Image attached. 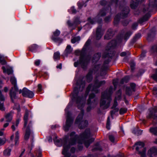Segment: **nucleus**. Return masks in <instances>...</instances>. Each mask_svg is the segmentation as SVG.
<instances>
[{
	"label": "nucleus",
	"mask_w": 157,
	"mask_h": 157,
	"mask_svg": "<svg viewBox=\"0 0 157 157\" xmlns=\"http://www.w3.org/2000/svg\"><path fill=\"white\" fill-rule=\"evenodd\" d=\"M8 75L12 74L13 73V71L10 69H7L6 72Z\"/></svg>",
	"instance_id": "54"
},
{
	"label": "nucleus",
	"mask_w": 157,
	"mask_h": 157,
	"mask_svg": "<svg viewBox=\"0 0 157 157\" xmlns=\"http://www.w3.org/2000/svg\"><path fill=\"white\" fill-rule=\"evenodd\" d=\"M117 43L115 40H112L110 42L108 43L107 48L104 53L102 55V57L104 58H107L105 60L104 64H107L110 61L111 57L112 56L111 49L114 48L116 45Z\"/></svg>",
	"instance_id": "5"
},
{
	"label": "nucleus",
	"mask_w": 157,
	"mask_h": 157,
	"mask_svg": "<svg viewBox=\"0 0 157 157\" xmlns=\"http://www.w3.org/2000/svg\"><path fill=\"white\" fill-rule=\"evenodd\" d=\"M141 37V35L140 33L136 34L132 39L133 42H135L137 40L140 39Z\"/></svg>",
	"instance_id": "33"
},
{
	"label": "nucleus",
	"mask_w": 157,
	"mask_h": 157,
	"mask_svg": "<svg viewBox=\"0 0 157 157\" xmlns=\"http://www.w3.org/2000/svg\"><path fill=\"white\" fill-rule=\"evenodd\" d=\"M16 105L17 106V107L16 108L14 107L13 109H16L17 110L18 112H19L21 110L20 105L18 104H17Z\"/></svg>",
	"instance_id": "62"
},
{
	"label": "nucleus",
	"mask_w": 157,
	"mask_h": 157,
	"mask_svg": "<svg viewBox=\"0 0 157 157\" xmlns=\"http://www.w3.org/2000/svg\"><path fill=\"white\" fill-rule=\"evenodd\" d=\"M0 63H2V64L4 65L6 64V61L3 59H2V56L0 55Z\"/></svg>",
	"instance_id": "49"
},
{
	"label": "nucleus",
	"mask_w": 157,
	"mask_h": 157,
	"mask_svg": "<svg viewBox=\"0 0 157 157\" xmlns=\"http://www.w3.org/2000/svg\"><path fill=\"white\" fill-rule=\"evenodd\" d=\"M151 15L150 14L148 13L146 14L142 18H141L139 20V22L140 24H142L143 22L147 21L150 17Z\"/></svg>",
	"instance_id": "24"
},
{
	"label": "nucleus",
	"mask_w": 157,
	"mask_h": 157,
	"mask_svg": "<svg viewBox=\"0 0 157 157\" xmlns=\"http://www.w3.org/2000/svg\"><path fill=\"white\" fill-rule=\"evenodd\" d=\"M80 40V38L79 36L75 37L71 39V42L73 44H74L77 42H78Z\"/></svg>",
	"instance_id": "32"
},
{
	"label": "nucleus",
	"mask_w": 157,
	"mask_h": 157,
	"mask_svg": "<svg viewBox=\"0 0 157 157\" xmlns=\"http://www.w3.org/2000/svg\"><path fill=\"white\" fill-rule=\"evenodd\" d=\"M67 23L69 27H75L74 28H73L72 29L71 31H72L73 29H75V28L76 27V25H75V24H74V22H71L69 20L67 21Z\"/></svg>",
	"instance_id": "37"
},
{
	"label": "nucleus",
	"mask_w": 157,
	"mask_h": 157,
	"mask_svg": "<svg viewBox=\"0 0 157 157\" xmlns=\"http://www.w3.org/2000/svg\"><path fill=\"white\" fill-rule=\"evenodd\" d=\"M107 68L101 67L99 64L95 65L92 70H90L86 76L87 81L88 82H90L92 79L93 74H100L101 76H104L106 74V70Z\"/></svg>",
	"instance_id": "4"
},
{
	"label": "nucleus",
	"mask_w": 157,
	"mask_h": 157,
	"mask_svg": "<svg viewBox=\"0 0 157 157\" xmlns=\"http://www.w3.org/2000/svg\"><path fill=\"white\" fill-rule=\"evenodd\" d=\"M105 83V82L104 80L99 81L97 78H95L94 84L92 86V91L96 93H98V88L104 85Z\"/></svg>",
	"instance_id": "10"
},
{
	"label": "nucleus",
	"mask_w": 157,
	"mask_h": 157,
	"mask_svg": "<svg viewBox=\"0 0 157 157\" xmlns=\"http://www.w3.org/2000/svg\"><path fill=\"white\" fill-rule=\"evenodd\" d=\"M95 95L93 94H90L89 96V99L87 100V104L90 105L87 108V111H90L91 109L94 108L98 102L97 99L94 98Z\"/></svg>",
	"instance_id": "6"
},
{
	"label": "nucleus",
	"mask_w": 157,
	"mask_h": 157,
	"mask_svg": "<svg viewBox=\"0 0 157 157\" xmlns=\"http://www.w3.org/2000/svg\"><path fill=\"white\" fill-rule=\"evenodd\" d=\"M38 48V46L36 44H34L29 47V50L32 52H35Z\"/></svg>",
	"instance_id": "27"
},
{
	"label": "nucleus",
	"mask_w": 157,
	"mask_h": 157,
	"mask_svg": "<svg viewBox=\"0 0 157 157\" xmlns=\"http://www.w3.org/2000/svg\"><path fill=\"white\" fill-rule=\"evenodd\" d=\"M110 121L109 117H108L107 120V122L106 123V127L108 129H110Z\"/></svg>",
	"instance_id": "44"
},
{
	"label": "nucleus",
	"mask_w": 157,
	"mask_h": 157,
	"mask_svg": "<svg viewBox=\"0 0 157 157\" xmlns=\"http://www.w3.org/2000/svg\"><path fill=\"white\" fill-rule=\"evenodd\" d=\"M67 117L65 124L63 126V129L66 132H67L69 130L72 124L73 121V119L68 114H67Z\"/></svg>",
	"instance_id": "11"
},
{
	"label": "nucleus",
	"mask_w": 157,
	"mask_h": 157,
	"mask_svg": "<svg viewBox=\"0 0 157 157\" xmlns=\"http://www.w3.org/2000/svg\"><path fill=\"white\" fill-rule=\"evenodd\" d=\"M28 113L26 112L25 113V114L24 116V127H25L27 124V120L28 117Z\"/></svg>",
	"instance_id": "30"
},
{
	"label": "nucleus",
	"mask_w": 157,
	"mask_h": 157,
	"mask_svg": "<svg viewBox=\"0 0 157 157\" xmlns=\"http://www.w3.org/2000/svg\"><path fill=\"white\" fill-rule=\"evenodd\" d=\"M30 124V123L29 124L26 130L24 136V139L25 140H28L29 139L30 135H32V133L31 132L29 128Z\"/></svg>",
	"instance_id": "20"
},
{
	"label": "nucleus",
	"mask_w": 157,
	"mask_h": 157,
	"mask_svg": "<svg viewBox=\"0 0 157 157\" xmlns=\"http://www.w3.org/2000/svg\"><path fill=\"white\" fill-rule=\"evenodd\" d=\"M121 90H120L117 92V96L115 97L113 105L112 107V109L117 108L116 107L118 105V103L117 101V100H119L121 99Z\"/></svg>",
	"instance_id": "15"
},
{
	"label": "nucleus",
	"mask_w": 157,
	"mask_h": 157,
	"mask_svg": "<svg viewBox=\"0 0 157 157\" xmlns=\"http://www.w3.org/2000/svg\"><path fill=\"white\" fill-rule=\"evenodd\" d=\"M40 60H37L35 61V64L37 66H38L39 65L40 63Z\"/></svg>",
	"instance_id": "63"
},
{
	"label": "nucleus",
	"mask_w": 157,
	"mask_h": 157,
	"mask_svg": "<svg viewBox=\"0 0 157 157\" xmlns=\"http://www.w3.org/2000/svg\"><path fill=\"white\" fill-rule=\"evenodd\" d=\"M4 96L2 94L1 91L0 90V101H4Z\"/></svg>",
	"instance_id": "52"
},
{
	"label": "nucleus",
	"mask_w": 157,
	"mask_h": 157,
	"mask_svg": "<svg viewBox=\"0 0 157 157\" xmlns=\"http://www.w3.org/2000/svg\"><path fill=\"white\" fill-rule=\"evenodd\" d=\"M17 92L13 89V87L11 88V89L10 90L9 93L10 96L12 101L13 102H14V99L17 98V97L16 96V94Z\"/></svg>",
	"instance_id": "17"
},
{
	"label": "nucleus",
	"mask_w": 157,
	"mask_h": 157,
	"mask_svg": "<svg viewBox=\"0 0 157 157\" xmlns=\"http://www.w3.org/2000/svg\"><path fill=\"white\" fill-rule=\"evenodd\" d=\"M111 16H108L105 17L104 18V20L105 22L108 23L110 21H111Z\"/></svg>",
	"instance_id": "43"
},
{
	"label": "nucleus",
	"mask_w": 157,
	"mask_h": 157,
	"mask_svg": "<svg viewBox=\"0 0 157 157\" xmlns=\"http://www.w3.org/2000/svg\"><path fill=\"white\" fill-rule=\"evenodd\" d=\"M118 0H109V2H107L105 0H102L100 2V4L102 6H109L108 8H104L99 11L97 16L94 18L91 19L90 18H89L88 20L90 22L91 24L94 23L96 21H97L98 23H101L102 21L101 18L100 17L105 16L106 13L108 12V10H110L111 9L110 7L111 6H113L115 7H117V6Z\"/></svg>",
	"instance_id": "2"
},
{
	"label": "nucleus",
	"mask_w": 157,
	"mask_h": 157,
	"mask_svg": "<svg viewBox=\"0 0 157 157\" xmlns=\"http://www.w3.org/2000/svg\"><path fill=\"white\" fill-rule=\"evenodd\" d=\"M101 26H99L97 29L96 33V39L97 40L100 39L103 34V32H101Z\"/></svg>",
	"instance_id": "19"
},
{
	"label": "nucleus",
	"mask_w": 157,
	"mask_h": 157,
	"mask_svg": "<svg viewBox=\"0 0 157 157\" xmlns=\"http://www.w3.org/2000/svg\"><path fill=\"white\" fill-rule=\"evenodd\" d=\"M13 112L11 111L7 113L5 115V117L7 122H10L13 118Z\"/></svg>",
	"instance_id": "21"
},
{
	"label": "nucleus",
	"mask_w": 157,
	"mask_h": 157,
	"mask_svg": "<svg viewBox=\"0 0 157 157\" xmlns=\"http://www.w3.org/2000/svg\"><path fill=\"white\" fill-rule=\"evenodd\" d=\"M146 52L145 51H143L142 53L140 55L141 57H144L145 56V54L146 53Z\"/></svg>",
	"instance_id": "64"
},
{
	"label": "nucleus",
	"mask_w": 157,
	"mask_h": 157,
	"mask_svg": "<svg viewBox=\"0 0 157 157\" xmlns=\"http://www.w3.org/2000/svg\"><path fill=\"white\" fill-rule=\"evenodd\" d=\"M72 49L70 45H68L64 51V53L65 56H67L69 54L71 53Z\"/></svg>",
	"instance_id": "25"
},
{
	"label": "nucleus",
	"mask_w": 157,
	"mask_h": 157,
	"mask_svg": "<svg viewBox=\"0 0 157 157\" xmlns=\"http://www.w3.org/2000/svg\"><path fill=\"white\" fill-rule=\"evenodd\" d=\"M90 42L91 40L90 39H88L86 42L85 45V46L86 47L90 45Z\"/></svg>",
	"instance_id": "58"
},
{
	"label": "nucleus",
	"mask_w": 157,
	"mask_h": 157,
	"mask_svg": "<svg viewBox=\"0 0 157 157\" xmlns=\"http://www.w3.org/2000/svg\"><path fill=\"white\" fill-rule=\"evenodd\" d=\"M109 138L110 140L113 142H114L115 140V138L113 135H110L109 136Z\"/></svg>",
	"instance_id": "50"
},
{
	"label": "nucleus",
	"mask_w": 157,
	"mask_h": 157,
	"mask_svg": "<svg viewBox=\"0 0 157 157\" xmlns=\"http://www.w3.org/2000/svg\"><path fill=\"white\" fill-rule=\"evenodd\" d=\"M73 22L76 27L78 25L80 24V23L79 18L78 17H76L75 18Z\"/></svg>",
	"instance_id": "39"
},
{
	"label": "nucleus",
	"mask_w": 157,
	"mask_h": 157,
	"mask_svg": "<svg viewBox=\"0 0 157 157\" xmlns=\"http://www.w3.org/2000/svg\"><path fill=\"white\" fill-rule=\"evenodd\" d=\"M129 77L128 76H125L123 78L120 82V83L121 84H123L124 83H127L128 82L129 79Z\"/></svg>",
	"instance_id": "31"
},
{
	"label": "nucleus",
	"mask_w": 157,
	"mask_h": 157,
	"mask_svg": "<svg viewBox=\"0 0 157 157\" xmlns=\"http://www.w3.org/2000/svg\"><path fill=\"white\" fill-rule=\"evenodd\" d=\"M113 109V110L110 111L111 115L112 117H113V115H114L116 112H117L119 110V109L118 108H114Z\"/></svg>",
	"instance_id": "40"
},
{
	"label": "nucleus",
	"mask_w": 157,
	"mask_h": 157,
	"mask_svg": "<svg viewBox=\"0 0 157 157\" xmlns=\"http://www.w3.org/2000/svg\"><path fill=\"white\" fill-rule=\"evenodd\" d=\"M153 94L155 97H157V87H155L153 88Z\"/></svg>",
	"instance_id": "47"
},
{
	"label": "nucleus",
	"mask_w": 157,
	"mask_h": 157,
	"mask_svg": "<svg viewBox=\"0 0 157 157\" xmlns=\"http://www.w3.org/2000/svg\"><path fill=\"white\" fill-rule=\"evenodd\" d=\"M6 142V140L5 139H2L0 138V145H3Z\"/></svg>",
	"instance_id": "51"
},
{
	"label": "nucleus",
	"mask_w": 157,
	"mask_h": 157,
	"mask_svg": "<svg viewBox=\"0 0 157 157\" xmlns=\"http://www.w3.org/2000/svg\"><path fill=\"white\" fill-rule=\"evenodd\" d=\"M127 111V109L126 108H121L120 110V113L123 114L125 113Z\"/></svg>",
	"instance_id": "45"
},
{
	"label": "nucleus",
	"mask_w": 157,
	"mask_h": 157,
	"mask_svg": "<svg viewBox=\"0 0 157 157\" xmlns=\"http://www.w3.org/2000/svg\"><path fill=\"white\" fill-rule=\"evenodd\" d=\"M10 81L12 85H13V89L16 91H17L18 90V88L17 87V80L16 78L13 77H11L10 79Z\"/></svg>",
	"instance_id": "23"
},
{
	"label": "nucleus",
	"mask_w": 157,
	"mask_h": 157,
	"mask_svg": "<svg viewBox=\"0 0 157 157\" xmlns=\"http://www.w3.org/2000/svg\"><path fill=\"white\" fill-rule=\"evenodd\" d=\"M133 91L130 87H127L126 89V93L127 95L129 96L131 95L132 94V92Z\"/></svg>",
	"instance_id": "36"
},
{
	"label": "nucleus",
	"mask_w": 157,
	"mask_h": 157,
	"mask_svg": "<svg viewBox=\"0 0 157 157\" xmlns=\"http://www.w3.org/2000/svg\"><path fill=\"white\" fill-rule=\"evenodd\" d=\"M130 65L132 71H133L135 68V63L134 62H132L130 63Z\"/></svg>",
	"instance_id": "46"
},
{
	"label": "nucleus",
	"mask_w": 157,
	"mask_h": 157,
	"mask_svg": "<svg viewBox=\"0 0 157 157\" xmlns=\"http://www.w3.org/2000/svg\"><path fill=\"white\" fill-rule=\"evenodd\" d=\"M129 12V7H125L123 9L121 13L119 16L117 14L114 18V23L115 24H117L119 21L120 18H124L127 17L128 15Z\"/></svg>",
	"instance_id": "7"
},
{
	"label": "nucleus",
	"mask_w": 157,
	"mask_h": 157,
	"mask_svg": "<svg viewBox=\"0 0 157 157\" xmlns=\"http://www.w3.org/2000/svg\"><path fill=\"white\" fill-rule=\"evenodd\" d=\"M148 155L150 157H153L157 155V148L153 147L148 151Z\"/></svg>",
	"instance_id": "18"
},
{
	"label": "nucleus",
	"mask_w": 157,
	"mask_h": 157,
	"mask_svg": "<svg viewBox=\"0 0 157 157\" xmlns=\"http://www.w3.org/2000/svg\"><path fill=\"white\" fill-rule=\"evenodd\" d=\"M11 149H6L3 152V154L5 156H9L10 155Z\"/></svg>",
	"instance_id": "35"
},
{
	"label": "nucleus",
	"mask_w": 157,
	"mask_h": 157,
	"mask_svg": "<svg viewBox=\"0 0 157 157\" xmlns=\"http://www.w3.org/2000/svg\"><path fill=\"white\" fill-rule=\"evenodd\" d=\"M35 153H36L37 157H42L41 152L40 150L36 151ZM32 157H35L34 155H32Z\"/></svg>",
	"instance_id": "41"
},
{
	"label": "nucleus",
	"mask_w": 157,
	"mask_h": 157,
	"mask_svg": "<svg viewBox=\"0 0 157 157\" xmlns=\"http://www.w3.org/2000/svg\"><path fill=\"white\" fill-rule=\"evenodd\" d=\"M60 57V54L59 52H57L54 53L53 58L55 60L59 59Z\"/></svg>",
	"instance_id": "34"
},
{
	"label": "nucleus",
	"mask_w": 157,
	"mask_h": 157,
	"mask_svg": "<svg viewBox=\"0 0 157 157\" xmlns=\"http://www.w3.org/2000/svg\"><path fill=\"white\" fill-rule=\"evenodd\" d=\"M127 54L129 55V53L128 51H127V52H123L121 53L120 55L121 56H126Z\"/></svg>",
	"instance_id": "57"
},
{
	"label": "nucleus",
	"mask_w": 157,
	"mask_h": 157,
	"mask_svg": "<svg viewBox=\"0 0 157 157\" xmlns=\"http://www.w3.org/2000/svg\"><path fill=\"white\" fill-rule=\"evenodd\" d=\"M150 132L155 135L157 136V127H152L149 129Z\"/></svg>",
	"instance_id": "28"
},
{
	"label": "nucleus",
	"mask_w": 157,
	"mask_h": 157,
	"mask_svg": "<svg viewBox=\"0 0 157 157\" xmlns=\"http://www.w3.org/2000/svg\"><path fill=\"white\" fill-rule=\"evenodd\" d=\"M113 93L112 86H110L109 89L102 93L100 102V106L102 108L105 109L109 107L111 100V96Z\"/></svg>",
	"instance_id": "3"
},
{
	"label": "nucleus",
	"mask_w": 157,
	"mask_h": 157,
	"mask_svg": "<svg viewBox=\"0 0 157 157\" xmlns=\"http://www.w3.org/2000/svg\"><path fill=\"white\" fill-rule=\"evenodd\" d=\"M113 84L115 89H116L117 87V81L115 80H113Z\"/></svg>",
	"instance_id": "61"
},
{
	"label": "nucleus",
	"mask_w": 157,
	"mask_h": 157,
	"mask_svg": "<svg viewBox=\"0 0 157 157\" xmlns=\"http://www.w3.org/2000/svg\"><path fill=\"white\" fill-rule=\"evenodd\" d=\"M42 86L41 84H39L38 85V91L40 92L42 90Z\"/></svg>",
	"instance_id": "60"
},
{
	"label": "nucleus",
	"mask_w": 157,
	"mask_h": 157,
	"mask_svg": "<svg viewBox=\"0 0 157 157\" xmlns=\"http://www.w3.org/2000/svg\"><path fill=\"white\" fill-rule=\"evenodd\" d=\"M132 133L135 134H136L138 136L141 134L142 131H141L140 130H139L135 128L132 131Z\"/></svg>",
	"instance_id": "38"
},
{
	"label": "nucleus",
	"mask_w": 157,
	"mask_h": 157,
	"mask_svg": "<svg viewBox=\"0 0 157 157\" xmlns=\"http://www.w3.org/2000/svg\"><path fill=\"white\" fill-rule=\"evenodd\" d=\"M138 26V24L136 23H134L132 26V28L133 29H135Z\"/></svg>",
	"instance_id": "59"
},
{
	"label": "nucleus",
	"mask_w": 157,
	"mask_h": 157,
	"mask_svg": "<svg viewBox=\"0 0 157 157\" xmlns=\"http://www.w3.org/2000/svg\"><path fill=\"white\" fill-rule=\"evenodd\" d=\"M85 86V83L84 81L80 80L78 81L77 86H79V90L77 87L74 88L72 98V100L75 101L78 105V109H81V112L77 117L75 123V124L78 125V127L80 129L85 128L87 126L88 124L87 121L82 120L83 117L84 112L82 109L84 105L86 96L92 86L90 84L87 88L86 94L84 96L81 97L79 91H82L84 88Z\"/></svg>",
	"instance_id": "1"
},
{
	"label": "nucleus",
	"mask_w": 157,
	"mask_h": 157,
	"mask_svg": "<svg viewBox=\"0 0 157 157\" xmlns=\"http://www.w3.org/2000/svg\"><path fill=\"white\" fill-rule=\"evenodd\" d=\"M0 110L2 111H4L5 110L3 103L0 102Z\"/></svg>",
	"instance_id": "56"
},
{
	"label": "nucleus",
	"mask_w": 157,
	"mask_h": 157,
	"mask_svg": "<svg viewBox=\"0 0 157 157\" xmlns=\"http://www.w3.org/2000/svg\"><path fill=\"white\" fill-rule=\"evenodd\" d=\"M71 10L72 12V13L73 14H75L77 12L76 10L75 9L74 7H72L71 8Z\"/></svg>",
	"instance_id": "55"
},
{
	"label": "nucleus",
	"mask_w": 157,
	"mask_h": 157,
	"mask_svg": "<svg viewBox=\"0 0 157 157\" xmlns=\"http://www.w3.org/2000/svg\"><path fill=\"white\" fill-rule=\"evenodd\" d=\"M19 139V133L18 131H17L15 133V144L17 145L18 144Z\"/></svg>",
	"instance_id": "29"
},
{
	"label": "nucleus",
	"mask_w": 157,
	"mask_h": 157,
	"mask_svg": "<svg viewBox=\"0 0 157 157\" xmlns=\"http://www.w3.org/2000/svg\"><path fill=\"white\" fill-rule=\"evenodd\" d=\"M114 35V33L113 31L111 29H109L107 31L105 36V39L107 40H109L112 38Z\"/></svg>",
	"instance_id": "16"
},
{
	"label": "nucleus",
	"mask_w": 157,
	"mask_h": 157,
	"mask_svg": "<svg viewBox=\"0 0 157 157\" xmlns=\"http://www.w3.org/2000/svg\"><path fill=\"white\" fill-rule=\"evenodd\" d=\"M152 77L154 80L157 82V69L156 70V74L153 75L152 76Z\"/></svg>",
	"instance_id": "53"
},
{
	"label": "nucleus",
	"mask_w": 157,
	"mask_h": 157,
	"mask_svg": "<svg viewBox=\"0 0 157 157\" xmlns=\"http://www.w3.org/2000/svg\"><path fill=\"white\" fill-rule=\"evenodd\" d=\"M130 88H131V89L133 91H135V88L136 87V85L133 83H132L130 84Z\"/></svg>",
	"instance_id": "48"
},
{
	"label": "nucleus",
	"mask_w": 157,
	"mask_h": 157,
	"mask_svg": "<svg viewBox=\"0 0 157 157\" xmlns=\"http://www.w3.org/2000/svg\"><path fill=\"white\" fill-rule=\"evenodd\" d=\"M157 112V107L151 109L150 110V113L147 116V118H152L154 119H157V114L155 113Z\"/></svg>",
	"instance_id": "14"
},
{
	"label": "nucleus",
	"mask_w": 157,
	"mask_h": 157,
	"mask_svg": "<svg viewBox=\"0 0 157 157\" xmlns=\"http://www.w3.org/2000/svg\"><path fill=\"white\" fill-rule=\"evenodd\" d=\"M144 0H132V2L130 4V6L132 9H134L138 5L140 2H141Z\"/></svg>",
	"instance_id": "22"
},
{
	"label": "nucleus",
	"mask_w": 157,
	"mask_h": 157,
	"mask_svg": "<svg viewBox=\"0 0 157 157\" xmlns=\"http://www.w3.org/2000/svg\"><path fill=\"white\" fill-rule=\"evenodd\" d=\"M22 95L24 97L32 98L33 97L34 94L32 91L24 88L22 90Z\"/></svg>",
	"instance_id": "13"
},
{
	"label": "nucleus",
	"mask_w": 157,
	"mask_h": 157,
	"mask_svg": "<svg viewBox=\"0 0 157 157\" xmlns=\"http://www.w3.org/2000/svg\"><path fill=\"white\" fill-rule=\"evenodd\" d=\"M60 31L59 30L56 29L53 33V35L51 37L52 40L55 42H61L62 40L59 37H58L60 35Z\"/></svg>",
	"instance_id": "12"
},
{
	"label": "nucleus",
	"mask_w": 157,
	"mask_h": 157,
	"mask_svg": "<svg viewBox=\"0 0 157 157\" xmlns=\"http://www.w3.org/2000/svg\"><path fill=\"white\" fill-rule=\"evenodd\" d=\"M132 34V33L130 31H128L124 35V38L125 40H126L129 38L130 36Z\"/></svg>",
	"instance_id": "42"
},
{
	"label": "nucleus",
	"mask_w": 157,
	"mask_h": 157,
	"mask_svg": "<svg viewBox=\"0 0 157 157\" xmlns=\"http://www.w3.org/2000/svg\"><path fill=\"white\" fill-rule=\"evenodd\" d=\"M101 56V54L100 53H98L95 54L93 58L92 62L93 63L96 62L99 60Z\"/></svg>",
	"instance_id": "26"
},
{
	"label": "nucleus",
	"mask_w": 157,
	"mask_h": 157,
	"mask_svg": "<svg viewBox=\"0 0 157 157\" xmlns=\"http://www.w3.org/2000/svg\"><path fill=\"white\" fill-rule=\"evenodd\" d=\"M135 145H137L136 150L138 151L139 154L140 155L141 157H145L146 149L144 147V144L142 142L136 143Z\"/></svg>",
	"instance_id": "8"
},
{
	"label": "nucleus",
	"mask_w": 157,
	"mask_h": 157,
	"mask_svg": "<svg viewBox=\"0 0 157 157\" xmlns=\"http://www.w3.org/2000/svg\"><path fill=\"white\" fill-rule=\"evenodd\" d=\"M90 59L87 58H86L84 57L81 56L79 59V63L78 62L74 63V66L75 67H77L79 63L81 65V67L84 69L86 68V66L89 63Z\"/></svg>",
	"instance_id": "9"
}]
</instances>
